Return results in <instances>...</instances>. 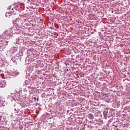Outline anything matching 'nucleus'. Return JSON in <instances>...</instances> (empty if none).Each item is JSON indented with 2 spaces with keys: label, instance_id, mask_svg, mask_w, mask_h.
<instances>
[{
  "label": "nucleus",
  "instance_id": "f257e3e1",
  "mask_svg": "<svg viewBox=\"0 0 130 130\" xmlns=\"http://www.w3.org/2000/svg\"><path fill=\"white\" fill-rule=\"evenodd\" d=\"M103 114H104V117L105 119H107V116L108 115V112H106V111H104L103 112Z\"/></svg>",
  "mask_w": 130,
  "mask_h": 130
},
{
  "label": "nucleus",
  "instance_id": "f03ea898",
  "mask_svg": "<svg viewBox=\"0 0 130 130\" xmlns=\"http://www.w3.org/2000/svg\"><path fill=\"white\" fill-rule=\"evenodd\" d=\"M88 117L91 118V119H93L94 118V115L93 114L90 113L88 114Z\"/></svg>",
  "mask_w": 130,
  "mask_h": 130
},
{
  "label": "nucleus",
  "instance_id": "7ed1b4c3",
  "mask_svg": "<svg viewBox=\"0 0 130 130\" xmlns=\"http://www.w3.org/2000/svg\"><path fill=\"white\" fill-rule=\"evenodd\" d=\"M38 101H39V99H38V98L37 102H38Z\"/></svg>",
  "mask_w": 130,
  "mask_h": 130
},
{
  "label": "nucleus",
  "instance_id": "20e7f679",
  "mask_svg": "<svg viewBox=\"0 0 130 130\" xmlns=\"http://www.w3.org/2000/svg\"><path fill=\"white\" fill-rule=\"evenodd\" d=\"M34 99H36V97H35V98H34Z\"/></svg>",
  "mask_w": 130,
  "mask_h": 130
},
{
  "label": "nucleus",
  "instance_id": "39448f33",
  "mask_svg": "<svg viewBox=\"0 0 130 130\" xmlns=\"http://www.w3.org/2000/svg\"><path fill=\"white\" fill-rule=\"evenodd\" d=\"M0 106H2V105H0Z\"/></svg>",
  "mask_w": 130,
  "mask_h": 130
}]
</instances>
